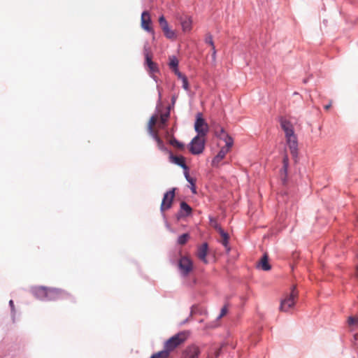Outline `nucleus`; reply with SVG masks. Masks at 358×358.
I'll return each mask as SVG.
<instances>
[{"instance_id": "1", "label": "nucleus", "mask_w": 358, "mask_h": 358, "mask_svg": "<svg viewBox=\"0 0 358 358\" xmlns=\"http://www.w3.org/2000/svg\"><path fill=\"white\" fill-rule=\"evenodd\" d=\"M280 125L285 132L287 144L290 152L292 157L296 158L298 155V141L294 134V127L289 121L283 118L280 120Z\"/></svg>"}, {"instance_id": "2", "label": "nucleus", "mask_w": 358, "mask_h": 358, "mask_svg": "<svg viewBox=\"0 0 358 358\" xmlns=\"http://www.w3.org/2000/svg\"><path fill=\"white\" fill-rule=\"evenodd\" d=\"M187 336L188 334L185 331L180 332L174 335L166 341L164 345V350L167 351L169 354L171 351L173 350L175 348L184 343L187 338Z\"/></svg>"}, {"instance_id": "3", "label": "nucleus", "mask_w": 358, "mask_h": 358, "mask_svg": "<svg viewBox=\"0 0 358 358\" xmlns=\"http://www.w3.org/2000/svg\"><path fill=\"white\" fill-rule=\"evenodd\" d=\"M297 299L298 292L296 287H293L290 293L287 294L285 297L281 300L280 310L285 312L287 311L294 306Z\"/></svg>"}, {"instance_id": "4", "label": "nucleus", "mask_w": 358, "mask_h": 358, "mask_svg": "<svg viewBox=\"0 0 358 358\" xmlns=\"http://www.w3.org/2000/svg\"><path fill=\"white\" fill-rule=\"evenodd\" d=\"M72 296L68 292L58 288H48L47 300L71 299Z\"/></svg>"}, {"instance_id": "5", "label": "nucleus", "mask_w": 358, "mask_h": 358, "mask_svg": "<svg viewBox=\"0 0 358 358\" xmlns=\"http://www.w3.org/2000/svg\"><path fill=\"white\" fill-rule=\"evenodd\" d=\"M204 136L197 135L191 141L189 151L193 155H199L203 152L205 148Z\"/></svg>"}, {"instance_id": "6", "label": "nucleus", "mask_w": 358, "mask_h": 358, "mask_svg": "<svg viewBox=\"0 0 358 358\" xmlns=\"http://www.w3.org/2000/svg\"><path fill=\"white\" fill-rule=\"evenodd\" d=\"M195 131L198 133V135L205 136L208 131V125L206 122L205 120L202 117L201 113H198L196 120L194 124Z\"/></svg>"}, {"instance_id": "7", "label": "nucleus", "mask_w": 358, "mask_h": 358, "mask_svg": "<svg viewBox=\"0 0 358 358\" xmlns=\"http://www.w3.org/2000/svg\"><path fill=\"white\" fill-rule=\"evenodd\" d=\"M178 267L184 275H187L193 268L192 260L187 257H182L178 262Z\"/></svg>"}, {"instance_id": "8", "label": "nucleus", "mask_w": 358, "mask_h": 358, "mask_svg": "<svg viewBox=\"0 0 358 358\" xmlns=\"http://www.w3.org/2000/svg\"><path fill=\"white\" fill-rule=\"evenodd\" d=\"M201 350L195 345L186 347L181 353L180 358H200Z\"/></svg>"}, {"instance_id": "9", "label": "nucleus", "mask_w": 358, "mask_h": 358, "mask_svg": "<svg viewBox=\"0 0 358 358\" xmlns=\"http://www.w3.org/2000/svg\"><path fill=\"white\" fill-rule=\"evenodd\" d=\"M175 196V188L166 192L163 197L160 209L162 212L169 209Z\"/></svg>"}, {"instance_id": "10", "label": "nucleus", "mask_w": 358, "mask_h": 358, "mask_svg": "<svg viewBox=\"0 0 358 358\" xmlns=\"http://www.w3.org/2000/svg\"><path fill=\"white\" fill-rule=\"evenodd\" d=\"M141 27L143 29L148 32H153L151 26V18L149 12L143 11L141 14Z\"/></svg>"}, {"instance_id": "11", "label": "nucleus", "mask_w": 358, "mask_h": 358, "mask_svg": "<svg viewBox=\"0 0 358 358\" xmlns=\"http://www.w3.org/2000/svg\"><path fill=\"white\" fill-rule=\"evenodd\" d=\"M48 288L46 287H36L32 288L31 292L35 297L40 300H47Z\"/></svg>"}, {"instance_id": "12", "label": "nucleus", "mask_w": 358, "mask_h": 358, "mask_svg": "<svg viewBox=\"0 0 358 358\" xmlns=\"http://www.w3.org/2000/svg\"><path fill=\"white\" fill-rule=\"evenodd\" d=\"M232 145H225L224 147L222 148L217 155L214 157L212 161V164L213 166H217L218 164L223 159L226 155L229 152Z\"/></svg>"}, {"instance_id": "13", "label": "nucleus", "mask_w": 358, "mask_h": 358, "mask_svg": "<svg viewBox=\"0 0 358 358\" xmlns=\"http://www.w3.org/2000/svg\"><path fill=\"white\" fill-rule=\"evenodd\" d=\"M208 245L206 243H203L198 248L196 255L198 258L203 263L207 264L206 256L208 254Z\"/></svg>"}, {"instance_id": "14", "label": "nucleus", "mask_w": 358, "mask_h": 358, "mask_svg": "<svg viewBox=\"0 0 358 358\" xmlns=\"http://www.w3.org/2000/svg\"><path fill=\"white\" fill-rule=\"evenodd\" d=\"M216 135L220 139L224 141L225 143L228 145H233V138L224 131L223 128H220V130L215 131Z\"/></svg>"}, {"instance_id": "15", "label": "nucleus", "mask_w": 358, "mask_h": 358, "mask_svg": "<svg viewBox=\"0 0 358 358\" xmlns=\"http://www.w3.org/2000/svg\"><path fill=\"white\" fill-rule=\"evenodd\" d=\"M170 161L180 166H181L184 170L187 171L188 169V167L187 166L185 158L182 156H174L172 154L169 156Z\"/></svg>"}, {"instance_id": "16", "label": "nucleus", "mask_w": 358, "mask_h": 358, "mask_svg": "<svg viewBox=\"0 0 358 358\" xmlns=\"http://www.w3.org/2000/svg\"><path fill=\"white\" fill-rule=\"evenodd\" d=\"M257 268H259L263 271H269L271 269V265L268 263V257L266 253H265L263 255V257L261 258V259L258 262Z\"/></svg>"}, {"instance_id": "17", "label": "nucleus", "mask_w": 358, "mask_h": 358, "mask_svg": "<svg viewBox=\"0 0 358 358\" xmlns=\"http://www.w3.org/2000/svg\"><path fill=\"white\" fill-rule=\"evenodd\" d=\"M192 20L191 17H187L181 21V26L184 31H189L192 29Z\"/></svg>"}, {"instance_id": "18", "label": "nucleus", "mask_w": 358, "mask_h": 358, "mask_svg": "<svg viewBox=\"0 0 358 358\" xmlns=\"http://www.w3.org/2000/svg\"><path fill=\"white\" fill-rule=\"evenodd\" d=\"M180 210L184 216L190 215L192 211V208L185 201L180 203Z\"/></svg>"}, {"instance_id": "19", "label": "nucleus", "mask_w": 358, "mask_h": 358, "mask_svg": "<svg viewBox=\"0 0 358 358\" xmlns=\"http://www.w3.org/2000/svg\"><path fill=\"white\" fill-rule=\"evenodd\" d=\"M219 233L222 237V240L220 241L221 243L225 248H227L229 238L228 234L224 232L222 228H219Z\"/></svg>"}, {"instance_id": "20", "label": "nucleus", "mask_w": 358, "mask_h": 358, "mask_svg": "<svg viewBox=\"0 0 358 358\" xmlns=\"http://www.w3.org/2000/svg\"><path fill=\"white\" fill-rule=\"evenodd\" d=\"M157 117H155V116H152L150 119V121H149V123H148V132L149 134L152 136L154 134H157V132L156 131L154 130L153 127L155 125L156 122H157Z\"/></svg>"}, {"instance_id": "21", "label": "nucleus", "mask_w": 358, "mask_h": 358, "mask_svg": "<svg viewBox=\"0 0 358 358\" xmlns=\"http://www.w3.org/2000/svg\"><path fill=\"white\" fill-rule=\"evenodd\" d=\"M348 324L352 329H355L358 327V317L350 316L348 319Z\"/></svg>"}, {"instance_id": "22", "label": "nucleus", "mask_w": 358, "mask_h": 358, "mask_svg": "<svg viewBox=\"0 0 358 358\" xmlns=\"http://www.w3.org/2000/svg\"><path fill=\"white\" fill-rule=\"evenodd\" d=\"M144 55H145V65H146V66L148 65H150V64L154 62L152 60V54H151L150 50L149 48H144Z\"/></svg>"}, {"instance_id": "23", "label": "nucleus", "mask_w": 358, "mask_h": 358, "mask_svg": "<svg viewBox=\"0 0 358 358\" xmlns=\"http://www.w3.org/2000/svg\"><path fill=\"white\" fill-rule=\"evenodd\" d=\"M178 59L175 57V56H172V57H169V67L170 69H171L173 71H176V69H178Z\"/></svg>"}, {"instance_id": "24", "label": "nucleus", "mask_w": 358, "mask_h": 358, "mask_svg": "<svg viewBox=\"0 0 358 358\" xmlns=\"http://www.w3.org/2000/svg\"><path fill=\"white\" fill-rule=\"evenodd\" d=\"M152 136L156 141L159 149L161 150H165L166 148L164 146V144L162 140L159 137L158 134H154L153 135H152Z\"/></svg>"}, {"instance_id": "25", "label": "nucleus", "mask_w": 358, "mask_h": 358, "mask_svg": "<svg viewBox=\"0 0 358 358\" xmlns=\"http://www.w3.org/2000/svg\"><path fill=\"white\" fill-rule=\"evenodd\" d=\"M163 32L164 34V35L166 36V38H169V39H174L176 38V34L175 32L171 30L169 27H167V28H165L163 30Z\"/></svg>"}, {"instance_id": "26", "label": "nucleus", "mask_w": 358, "mask_h": 358, "mask_svg": "<svg viewBox=\"0 0 358 358\" xmlns=\"http://www.w3.org/2000/svg\"><path fill=\"white\" fill-rule=\"evenodd\" d=\"M169 117V113L162 114L160 116V122L159 124V128L163 129L166 125Z\"/></svg>"}, {"instance_id": "27", "label": "nucleus", "mask_w": 358, "mask_h": 358, "mask_svg": "<svg viewBox=\"0 0 358 358\" xmlns=\"http://www.w3.org/2000/svg\"><path fill=\"white\" fill-rule=\"evenodd\" d=\"M189 238V235L188 234H183L178 237V243L180 245H185Z\"/></svg>"}, {"instance_id": "28", "label": "nucleus", "mask_w": 358, "mask_h": 358, "mask_svg": "<svg viewBox=\"0 0 358 358\" xmlns=\"http://www.w3.org/2000/svg\"><path fill=\"white\" fill-rule=\"evenodd\" d=\"M169 353L167 351L162 350L154 354L150 358H167Z\"/></svg>"}, {"instance_id": "29", "label": "nucleus", "mask_w": 358, "mask_h": 358, "mask_svg": "<svg viewBox=\"0 0 358 358\" xmlns=\"http://www.w3.org/2000/svg\"><path fill=\"white\" fill-rule=\"evenodd\" d=\"M159 25L162 30L165 28L169 27L168 22H167L166 20L165 19V17H164V15H162L159 17Z\"/></svg>"}, {"instance_id": "30", "label": "nucleus", "mask_w": 358, "mask_h": 358, "mask_svg": "<svg viewBox=\"0 0 358 358\" xmlns=\"http://www.w3.org/2000/svg\"><path fill=\"white\" fill-rule=\"evenodd\" d=\"M170 143H171V144L173 146H174V147H176V148H177L178 149H183L184 148V145L182 143L179 142L176 138L171 139Z\"/></svg>"}, {"instance_id": "31", "label": "nucleus", "mask_w": 358, "mask_h": 358, "mask_svg": "<svg viewBox=\"0 0 358 358\" xmlns=\"http://www.w3.org/2000/svg\"><path fill=\"white\" fill-rule=\"evenodd\" d=\"M147 68L150 73H156L158 71L157 65L155 62L150 64V65H148Z\"/></svg>"}, {"instance_id": "32", "label": "nucleus", "mask_w": 358, "mask_h": 358, "mask_svg": "<svg viewBox=\"0 0 358 358\" xmlns=\"http://www.w3.org/2000/svg\"><path fill=\"white\" fill-rule=\"evenodd\" d=\"M205 42L206 43L209 44L211 46V48L215 46L214 45V43H213V36L210 34H208L206 35Z\"/></svg>"}, {"instance_id": "33", "label": "nucleus", "mask_w": 358, "mask_h": 358, "mask_svg": "<svg viewBox=\"0 0 358 358\" xmlns=\"http://www.w3.org/2000/svg\"><path fill=\"white\" fill-rule=\"evenodd\" d=\"M282 163H283L282 169L284 170L285 172H287L288 166H289V159H288V156L287 155H285L284 156Z\"/></svg>"}, {"instance_id": "34", "label": "nucleus", "mask_w": 358, "mask_h": 358, "mask_svg": "<svg viewBox=\"0 0 358 358\" xmlns=\"http://www.w3.org/2000/svg\"><path fill=\"white\" fill-rule=\"evenodd\" d=\"M182 87L186 91H188L189 90V83H188L187 77L183 78V80H182Z\"/></svg>"}, {"instance_id": "35", "label": "nucleus", "mask_w": 358, "mask_h": 358, "mask_svg": "<svg viewBox=\"0 0 358 358\" xmlns=\"http://www.w3.org/2000/svg\"><path fill=\"white\" fill-rule=\"evenodd\" d=\"M227 313V307L226 306H224L222 309H221V311H220V314L218 317V318H221L222 317H224Z\"/></svg>"}, {"instance_id": "36", "label": "nucleus", "mask_w": 358, "mask_h": 358, "mask_svg": "<svg viewBox=\"0 0 358 358\" xmlns=\"http://www.w3.org/2000/svg\"><path fill=\"white\" fill-rule=\"evenodd\" d=\"M173 72H174V73H175V74L178 76V78L179 79H180L181 80H183V78H185V77H186L184 74H182V73H180V72L179 71V70H178V69H176V71H173Z\"/></svg>"}, {"instance_id": "37", "label": "nucleus", "mask_w": 358, "mask_h": 358, "mask_svg": "<svg viewBox=\"0 0 358 358\" xmlns=\"http://www.w3.org/2000/svg\"><path fill=\"white\" fill-rule=\"evenodd\" d=\"M185 178L187 179V180L192 185V186H194V180L189 177L188 173L186 171L185 172Z\"/></svg>"}, {"instance_id": "38", "label": "nucleus", "mask_w": 358, "mask_h": 358, "mask_svg": "<svg viewBox=\"0 0 358 358\" xmlns=\"http://www.w3.org/2000/svg\"><path fill=\"white\" fill-rule=\"evenodd\" d=\"M185 178L187 179V180L192 185V186H194V180L189 177L188 173L186 171L185 172Z\"/></svg>"}, {"instance_id": "39", "label": "nucleus", "mask_w": 358, "mask_h": 358, "mask_svg": "<svg viewBox=\"0 0 358 358\" xmlns=\"http://www.w3.org/2000/svg\"><path fill=\"white\" fill-rule=\"evenodd\" d=\"M211 224L219 231V228H221L216 222L215 220L210 218Z\"/></svg>"}, {"instance_id": "40", "label": "nucleus", "mask_w": 358, "mask_h": 358, "mask_svg": "<svg viewBox=\"0 0 358 358\" xmlns=\"http://www.w3.org/2000/svg\"><path fill=\"white\" fill-rule=\"evenodd\" d=\"M211 224L219 231V228H221L216 222L215 220L210 218Z\"/></svg>"}, {"instance_id": "41", "label": "nucleus", "mask_w": 358, "mask_h": 358, "mask_svg": "<svg viewBox=\"0 0 358 358\" xmlns=\"http://www.w3.org/2000/svg\"><path fill=\"white\" fill-rule=\"evenodd\" d=\"M215 56H216V50L214 46V47H212V57L214 59H215Z\"/></svg>"}, {"instance_id": "42", "label": "nucleus", "mask_w": 358, "mask_h": 358, "mask_svg": "<svg viewBox=\"0 0 358 358\" xmlns=\"http://www.w3.org/2000/svg\"><path fill=\"white\" fill-rule=\"evenodd\" d=\"M9 304H10V307H11V308H12V310H13V309H14V303H13V301L12 300H10V301H9Z\"/></svg>"}, {"instance_id": "43", "label": "nucleus", "mask_w": 358, "mask_h": 358, "mask_svg": "<svg viewBox=\"0 0 358 358\" xmlns=\"http://www.w3.org/2000/svg\"><path fill=\"white\" fill-rule=\"evenodd\" d=\"M191 189H192V192H193V193H196V188H195V185H194V186H192V185Z\"/></svg>"}, {"instance_id": "44", "label": "nucleus", "mask_w": 358, "mask_h": 358, "mask_svg": "<svg viewBox=\"0 0 358 358\" xmlns=\"http://www.w3.org/2000/svg\"><path fill=\"white\" fill-rule=\"evenodd\" d=\"M330 108H331V103H329V104H328V105H326V106H324V108H325L326 110H329Z\"/></svg>"}, {"instance_id": "45", "label": "nucleus", "mask_w": 358, "mask_h": 358, "mask_svg": "<svg viewBox=\"0 0 358 358\" xmlns=\"http://www.w3.org/2000/svg\"><path fill=\"white\" fill-rule=\"evenodd\" d=\"M356 275L358 277V267L357 268Z\"/></svg>"}]
</instances>
